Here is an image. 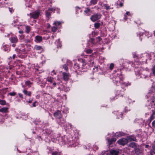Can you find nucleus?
Listing matches in <instances>:
<instances>
[{"mask_svg":"<svg viewBox=\"0 0 155 155\" xmlns=\"http://www.w3.org/2000/svg\"><path fill=\"white\" fill-rule=\"evenodd\" d=\"M9 40L11 43L13 44L12 46L13 47H15V44L18 41L17 38L16 36H11L9 38Z\"/></svg>","mask_w":155,"mask_h":155,"instance_id":"obj_1","label":"nucleus"},{"mask_svg":"<svg viewBox=\"0 0 155 155\" xmlns=\"http://www.w3.org/2000/svg\"><path fill=\"white\" fill-rule=\"evenodd\" d=\"M101 17V15L100 14L97 13L92 15L90 19L92 21L95 22L100 19Z\"/></svg>","mask_w":155,"mask_h":155,"instance_id":"obj_2","label":"nucleus"},{"mask_svg":"<svg viewBox=\"0 0 155 155\" xmlns=\"http://www.w3.org/2000/svg\"><path fill=\"white\" fill-rule=\"evenodd\" d=\"M117 142L120 145H124L127 143L128 140L126 138L120 139L117 141Z\"/></svg>","mask_w":155,"mask_h":155,"instance_id":"obj_3","label":"nucleus"},{"mask_svg":"<svg viewBox=\"0 0 155 155\" xmlns=\"http://www.w3.org/2000/svg\"><path fill=\"white\" fill-rule=\"evenodd\" d=\"M30 15L31 17L34 19L37 18L40 15V12L38 11H36L32 13H30Z\"/></svg>","mask_w":155,"mask_h":155,"instance_id":"obj_4","label":"nucleus"},{"mask_svg":"<svg viewBox=\"0 0 155 155\" xmlns=\"http://www.w3.org/2000/svg\"><path fill=\"white\" fill-rule=\"evenodd\" d=\"M62 76L63 79L65 81H68L70 77V75L69 73L65 72L62 73Z\"/></svg>","mask_w":155,"mask_h":155,"instance_id":"obj_5","label":"nucleus"},{"mask_svg":"<svg viewBox=\"0 0 155 155\" xmlns=\"http://www.w3.org/2000/svg\"><path fill=\"white\" fill-rule=\"evenodd\" d=\"M151 107L152 108L151 111L152 113L150 117V123L151 121L155 118V108Z\"/></svg>","mask_w":155,"mask_h":155,"instance_id":"obj_6","label":"nucleus"},{"mask_svg":"<svg viewBox=\"0 0 155 155\" xmlns=\"http://www.w3.org/2000/svg\"><path fill=\"white\" fill-rule=\"evenodd\" d=\"M54 117L60 119L61 118L62 115L61 112L59 110L56 111L54 114Z\"/></svg>","mask_w":155,"mask_h":155,"instance_id":"obj_7","label":"nucleus"},{"mask_svg":"<svg viewBox=\"0 0 155 155\" xmlns=\"http://www.w3.org/2000/svg\"><path fill=\"white\" fill-rule=\"evenodd\" d=\"M134 150L136 155H139L143 152V150L142 149H140L137 147L134 148Z\"/></svg>","mask_w":155,"mask_h":155,"instance_id":"obj_8","label":"nucleus"},{"mask_svg":"<svg viewBox=\"0 0 155 155\" xmlns=\"http://www.w3.org/2000/svg\"><path fill=\"white\" fill-rule=\"evenodd\" d=\"M84 15H85L89 16L90 15V13L92 12L91 9L89 8H86L85 10L84 11Z\"/></svg>","mask_w":155,"mask_h":155,"instance_id":"obj_9","label":"nucleus"},{"mask_svg":"<svg viewBox=\"0 0 155 155\" xmlns=\"http://www.w3.org/2000/svg\"><path fill=\"white\" fill-rule=\"evenodd\" d=\"M110 155H118L119 151L114 150L112 149L110 151Z\"/></svg>","mask_w":155,"mask_h":155,"instance_id":"obj_10","label":"nucleus"},{"mask_svg":"<svg viewBox=\"0 0 155 155\" xmlns=\"http://www.w3.org/2000/svg\"><path fill=\"white\" fill-rule=\"evenodd\" d=\"M103 6L104 7V8L107 10H109L110 9H113V7L111 8L107 4H104Z\"/></svg>","mask_w":155,"mask_h":155,"instance_id":"obj_11","label":"nucleus"},{"mask_svg":"<svg viewBox=\"0 0 155 155\" xmlns=\"http://www.w3.org/2000/svg\"><path fill=\"white\" fill-rule=\"evenodd\" d=\"M35 39L38 42H40L42 40V38L40 36H37L35 37Z\"/></svg>","mask_w":155,"mask_h":155,"instance_id":"obj_12","label":"nucleus"},{"mask_svg":"<svg viewBox=\"0 0 155 155\" xmlns=\"http://www.w3.org/2000/svg\"><path fill=\"white\" fill-rule=\"evenodd\" d=\"M98 0H91L90 1V5H95L98 2Z\"/></svg>","mask_w":155,"mask_h":155,"instance_id":"obj_13","label":"nucleus"},{"mask_svg":"<svg viewBox=\"0 0 155 155\" xmlns=\"http://www.w3.org/2000/svg\"><path fill=\"white\" fill-rule=\"evenodd\" d=\"M8 108L4 107L0 109V112L2 113H6L8 112Z\"/></svg>","mask_w":155,"mask_h":155,"instance_id":"obj_14","label":"nucleus"},{"mask_svg":"<svg viewBox=\"0 0 155 155\" xmlns=\"http://www.w3.org/2000/svg\"><path fill=\"white\" fill-rule=\"evenodd\" d=\"M116 140L115 138H113L111 140L108 139V141L110 145L113 142H115Z\"/></svg>","mask_w":155,"mask_h":155,"instance_id":"obj_15","label":"nucleus"},{"mask_svg":"<svg viewBox=\"0 0 155 155\" xmlns=\"http://www.w3.org/2000/svg\"><path fill=\"white\" fill-rule=\"evenodd\" d=\"M55 44L56 45L57 47L58 48L59 47H61V43L59 41V40H57L55 42Z\"/></svg>","mask_w":155,"mask_h":155,"instance_id":"obj_16","label":"nucleus"},{"mask_svg":"<svg viewBox=\"0 0 155 155\" xmlns=\"http://www.w3.org/2000/svg\"><path fill=\"white\" fill-rule=\"evenodd\" d=\"M61 22L59 21H55L54 23V25L57 26V27H58L61 24Z\"/></svg>","mask_w":155,"mask_h":155,"instance_id":"obj_17","label":"nucleus"},{"mask_svg":"<svg viewBox=\"0 0 155 155\" xmlns=\"http://www.w3.org/2000/svg\"><path fill=\"white\" fill-rule=\"evenodd\" d=\"M26 32L27 33H28L30 30V27L28 25L25 26Z\"/></svg>","mask_w":155,"mask_h":155,"instance_id":"obj_18","label":"nucleus"},{"mask_svg":"<svg viewBox=\"0 0 155 155\" xmlns=\"http://www.w3.org/2000/svg\"><path fill=\"white\" fill-rule=\"evenodd\" d=\"M46 80L48 81L49 82L51 83L52 82L53 78H52L51 77H48L46 78Z\"/></svg>","mask_w":155,"mask_h":155,"instance_id":"obj_19","label":"nucleus"},{"mask_svg":"<svg viewBox=\"0 0 155 155\" xmlns=\"http://www.w3.org/2000/svg\"><path fill=\"white\" fill-rule=\"evenodd\" d=\"M122 135H123L122 133L120 132H117L115 134V136L116 137H119Z\"/></svg>","mask_w":155,"mask_h":155,"instance_id":"obj_20","label":"nucleus"},{"mask_svg":"<svg viewBox=\"0 0 155 155\" xmlns=\"http://www.w3.org/2000/svg\"><path fill=\"white\" fill-rule=\"evenodd\" d=\"M34 49L37 50H39L42 49V47L40 46L35 45L34 47Z\"/></svg>","mask_w":155,"mask_h":155,"instance_id":"obj_21","label":"nucleus"},{"mask_svg":"<svg viewBox=\"0 0 155 155\" xmlns=\"http://www.w3.org/2000/svg\"><path fill=\"white\" fill-rule=\"evenodd\" d=\"M128 140L130 141H135L136 138L135 137H128Z\"/></svg>","mask_w":155,"mask_h":155,"instance_id":"obj_22","label":"nucleus"},{"mask_svg":"<svg viewBox=\"0 0 155 155\" xmlns=\"http://www.w3.org/2000/svg\"><path fill=\"white\" fill-rule=\"evenodd\" d=\"M56 9H57V10H59V8H50L48 9V10L49 11H51L54 12L55 11H56Z\"/></svg>","mask_w":155,"mask_h":155,"instance_id":"obj_23","label":"nucleus"},{"mask_svg":"<svg viewBox=\"0 0 155 155\" xmlns=\"http://www.w3.org/2000/svg\"><path fill=\"white\" fill-rule=\"evenodd\" d=\"M94 26L95 28H98L100 26V24L99 23H96L94 24Z\"/></svg>","mask_w":155,"mask_h":155,"instance_id":"obj_24","label":"nucleus"},{"mask_svg":"<svg viewBox=\"0 0 155 155\" xmlns=\"http://www.w3.org/2000/svg\"><path fill=\"white\" fill-rule=\"evenodd\" d=\"M6 102L5 100H0V104L2 105L5 104Z\"/></svg>","mask_w":155,"mask_h":155,"instance_id":"obj_25","label":"nucleus"},{"mask_svg":"<svg viewBox=\"0 0 155 155\" xmlns=\"http://www.w3.org/2000/svg\"><path fill=\"white\" fill-rule=\"evenodd\" d=\"M135 145V143L134 142L131 143L129 144V146L132 148L134 147Z\"/></svg>","mask_w":155,"mask_h":155,"instance_id":"obj_26","label":"nucleus"},{"mask_svg":"<svg viewBox=\"0 0 155 155\" xmlns=\"http://www.w3.org/2000/svg\"><path fill=\"white\" fill-rule=\"evenodd\" d=\"M52 31L55 32L57 30V28L55 27H53L51 28Z\"/></svg>","mask_w":155,"mask_h":155,"instance_id":"obj_27","label":"nucleus"},{"mask_svg":"<svg viewBox=\"0 0 155 155\" xmlns=\"http://www.w3.org/2000/svg\"><path fill=\"white\" fill-rule=\"evenodd\" d=\"M63 68L65 70L67 71L68 70V68L67 67V65L66 64H65L63 66Z\"/></svg>","mask_w":155,"mask_h":155,"instance_id":"obj_28","label":"nucleus"},{"mask_svg":"<svg viewBox=\"0 0 155 155\" xmlns=\"http://www.w3.org/2000/svg\"><path fill=\"white\" fill-rule=\"evenodd\" d=\"M152 71L153 74L155 76V65L153 66L152 68Z\"/></svg>","mask_w":155,"mask_h":155,"instance_id":"obj_29","label":"nucleus"},{"mask_svg":"<svg viewBox=\"0 0 155 155\" xmlns=\"http://www.w3.org/2000/svg\"><path fill=\"white\" fill-rule=\"evenodd\" d=\"M52 155H61V154L59 152H54L52 153Z\"/></svg>","mask_w":155,"mask_h":155,"instance_id":"obj_30","label":"nucleus"},{"mask_svg":"<svg viewBox=\"0 0 155 155\" xmlns=\"http://www.w3.org/2000/svg\"><path fill=\"white\" fill-rule=\"evenodd\" d=\"M114 66V64H113V63L111 64H110V67H109L110 69V70H112Z\"/></svg>","mask_w":155,"mask_h":155,"instance_id":"obj_31","label":"nucleus"},{"mask_svg":"<svg viewBox=\"0 0 155 155\" xmlns=\"http://www.w3.org/2000/svg\"><path fill=\"white\" fill-rule=\"evenodd\" d=\"M92 52V50L90 49H88V50H87V51H86V52L87 54H91Z\"/></svg>","mask_w":155,"mask_h":155,"instance_id":"obj_32","label":"nucleus"},{"mask_svg":"<svg viewBox=\"0 0 155 155\" xmlns=\"http://www.w3.org/2000/svg\"><path fill=\"white\" fill-rule=\"evenodd\" d=\"M51 15V14L50 12L47 11L46 13V15L47 17H49Z\"/></svg>","mask_w":155,"mask_h":155,"instance_id":"obj_33","label":"nucleus"},{"mask_svg":"<svg viewBox=\"0 0 155 155\" xmlns=\"http://www.w3.org/2000/svg\"><path fill=\"white\" fill-rule=\"evenodd\" d=\"M9 94L12 96H14L16 94V93L15 92H10L9 93Z\"/></svg>","mask_w":155,"mask_h":155,"instance_id":"obj_34","label":"nucleus"},{"mask_svg":"<svg viewBox=\"0 0 155 155\" xmlns=\"http://www.w3.org/2000/svg\"><path fill=\"white\" fill-rule=\"evenodd\" d=\"M25 83L27 85H29L31 84L30 82L29 81H26Z\"/></svg>","mask_w":155,"mask_h":155,"instance_id":"obj_35","label":"nucleus"},{"mask_svg":"<svg viewBox=\"0 0 155 155\" xmlns=\"http://www.w3.org/2000/svg\"><path fill=\"white\" fill-rule=\"evenodd\" d=\"M23 93L25 94H26V95H28V91L25 90H24L23 91Z\"/></svg>","mask_w":155,"mask_h":155,"instance_id":"obj_36","label":"nucleus"},{"mask_svg":"<svg viewBox=\"0 0 155 155\" xmlns=\"http://www.w3.org/2000/svg\"><path fill=\"white\" fill-rule=\"evenodd\" d=\"M152 125L153 127H155V120L152 122Z\"/></svg>","mask_w":155,"mask_h":155,"instance_id":"obj_37","label":"nucleus"},{"mask_svg":"<svg viewBox=\"0 0 155 155\" xmlns=\"http://www.w3.org/2000/svg\"><path fill=\"white\" fill-rule=\"evenodd\" d=\"M9 11L11 13H12L14 11L12 8H9Z\"/></svg>","mask_w":155,"mask_h":155,"instance_id":"obj_38","label":"nucleus"},{"mask_svg":"<svg viewBox=\"0 0 155 155\" xmlns=\"http://www.w3.org/2000/svg\"><path fill=\"white\" fill-rule=\"evenodd\" d=\"M18 95L20 97H21L22 98H23V95H22V94L19 93V94H18Z\"/></svg>","mask_w":155,"mask_h":155,"instance_id":"obj_39","label":"nucleus"},{"mask_svg":"<svg viewBox=\"0 0 155 155\" xmlns=\"http://www.w3.org/2000/svg\"><path fill=\"white\" fill-rule=\"evenodd\" d=\"M19 33L20 34H22L23 33V31L22 30H20L19 31Z\"/></svg>","mask_w":155,"mask_h":155,"instance_id":"obj_40","label":"nucleus"},{"mask_svg":"<svg viewBox=\"0 0 155 155\" xmlns=\"http://www.w3.org/2000/svg\"><path fill=\"white\" fill-rule=\"evenodd\" d=\"M28 95L29 96H30L31 94V92H30V91H29V92H28Z\"/></svg>","mask_w":155,"mask_h":155,"instance_id":"obj_41","label":"nucleus"},{"mask_svg":"<svg viewBox=\"0 0 155 155\" xmlns=\"http://www.w3.org/2000/svg\"><path fill=\"white\" fill-rule=\"evenodd\" d=\"M150 153L151 154V155H153V153H155L154 152L152 151H150Z\"/></svg>","mask_w":155,"mask_h":155,"instance_id":"obj_42","label":"nucleus"},{"mask_svg":"<svg viewBox=\"0 0 155 155\" xmlns=\"http://www.w3.org/2000/svg\"><path fill=\"white\" fill-rule=\"evenodd\" d=\"M32 101H33L32 99H31V100H30L28 101V103H31L32 102Z\"/></svg>","mask_w":155,"mask_h":155,"instance_id":"obj_43","label":"nucleus"},{"mask_svg":"<svg viewBox=\"0 0 155 155\" xmlns=\"http://www.w3.org/2000/svg\"><path fill=\"white\" fill-rule=\"evenodd\" d=\"M36 101H35L33 104V107H35L36 106V105H35V103H36Z\"/></svg>","mask_w":155,"mask_h":155,"instance_id":"obj_44","label":"nucleus"},{"mask_svg":"<svg viewBox=\"0 0 155 155\" xmlns=\"http://www.w3.org/2000/svg\"><path fill=\"white\" fill-rule=\"evenodd\" d=\"M94 39L93 38H91V42L92 43H94Z\"/></svg>","mask_w":155,"mask_h":155,"instance_id":"obj_45","label":"nucleus"},{"mask_svg":"<svg viewBox=\"0 0 155 155\" xmlns=\"http://www.w3.org/2000/svg\"><path fill=\"white\" fill-rule=\"evenodd\" d=\"M124 19H125V20H126V19H127V16L126 15H124Z\"/></svg>","mask_w":155,"mask_h":155,"instance_id":"obj_46","label":"nucleus"},{"mask_svg":"<svg viewBox=\"0 0 155 155\" xmlns=\"http://www.w3.org/2000/svg\"><path fill=\"white\" fill-rule=\"evenodd\" d=\"M119 5H120V7H122L123 6V3L122 2H121L120 3Z\"/></svg>","mask_w":155,"mask_h":155,"instance_id":"obj_47","label":"nucleus"},{"mask_svg":"<svg viewBox=\"0 0 155 155\" xmlns=\"http://www.w3.org/2000/svg\"><path fill=\"white\" fill-rule=\"evenodd\" d=\"M126 15H129L130 14V13L129 12H127L126 13Z\"/></svg>","mask_w":155,"mask_h":155,"instance_id":"obj_48","label":"nucleus"},{"mask_svg":"<svg viewBox=\"0 0 155 155\" xmlns=\"http://www.w3.org/2000/svg\"><path fill=\"white\" fill-rule=\"evenodd\" d=\"M98 40L99 41H101V38L100 37H98L97 38Z\"/></svg>","mask_w":155,"mask_h":155,"instance_id":"obj_49","label":"nucleus"},{"mask_svg":"<svg viewBox=\"0 0 155 155\" xmlns=\"http://www.w3.org/2000/svg\"><path fill=\"white\" fill-rule=\"evenodd\" d=\"M16 56V55L15 54H14L13 55V59H15V57Z\"/></svg>","mask_w":155,"mask_h":155,"instance_id":"obj_50","label":"nucleus"},{"mask_svg":"<svg viewBox=\"0 0 155 155\" xmlns=\"http://www.w3.org/2000/svg\"><path fill=\"white\" fill-rule=\"evenodd\" d=\"M152 148L153 149H154L155 150V145H153L152 146Z\"/></svg>","mask_w":155,"mask_h":155,"instance_id":"obj_51","label":"nucleus"},{"mask_svg":"<svg viewBox=\"0 0 155 155\" xmlns=\"http://www.w3.org/2000/svg\"><path fill=\"white\" fill-rule=\"evenodd\" d=\"M56 83L55 82H54L53 83V85L54 86H55L56 85Z\"/></svg>","mask_w":155,"mask_h":155,"instance_id":"obj_52","label":"nucleus"},{"mask_svg":"<svg viewBox=\"0 0 155 155\" xmlns=\"http://www.w3.org/2000/svg\"><path fill=\"white\" fill-rule=\"evenodd\" d=\"M56 10L57 11V12L58 13H59V11H60V9H59V10H57V9H56Z\"/></svg>","mask_w":155,"mask_h":155,"instance_id":"obj_53","label":"nucleus"},{"mask_svg":"<svg viewBox=\"0 0 155 155\" xmlns=\"http://www.w3.org/2000/svg\"><path fill=\"white\" fill-rule=\"evenodd\" d=\"M130 85V83H128V84H127V86L128 85Z\"/></svg>","mask_w":155,"mask_h":155,"instance_id":"obj_54","label":"nucleus"},{"mask_svg":"<svg viewBox=\"0 0 155 155\" xmlns=\"http://www.w3.org/2000/svg\"><path fill=\"white\" fill-rule=\"evenodd\" d=\"M154 35L155 36V31L154 32Z\"/></svg>","mask_w":155,"mask_h":155,"instance_id":"obj_55","label":"nucleus"},{"mask_svg":"<svg viewBox=\"0 0 155 155\" xmlns=\"http://www.w3.org/2000/svg\"><path fill=\"white\" fill-rule=\"evenodd\" d=\"M154 101H153V100H152V102H154Z\"/></svg>","mask_w":155,"mask_h":155,"instance_id":"obj_56","label":"nucleus"},{"mask_svg":"<svg viewBox=\"0 0 155 155\" xmlns=\"http://www.w3.org/2000/svg\"><path fill=\"white\" fill-rule=\"evenodd\" d=\"M148 108L149 109H150V108L149 107Z\"/></svg>","mask_w":155,"mask_h":155,"instance_id":"obj_57","label":"nucleus"},{"mask_svg":"<svg viewBox=\"0 0 155 155\" xmlns=\"http://www.w3.org/2000/svg\"><path fill=\"white\" fill-rule=\"evenodd\" d=\"M70 126L71 127V125H70Z\"/></svg>","mask_w":155,"mask_h":155,"instance_id":"obj_58","label":"nucleus"}]
</instances>
